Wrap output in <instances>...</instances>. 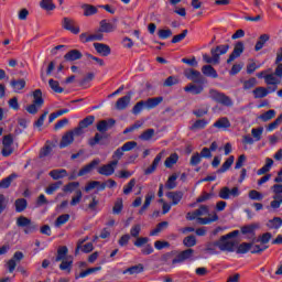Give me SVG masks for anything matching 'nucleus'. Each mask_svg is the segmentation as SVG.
<instances>
[{
	"label": "nucleus",
	"instance_id": "15",
	"mask_svg": "<svg viewBox=\"0 0 282 282\" xmlns=\"http://www.w3.org/2000/svg\"><path fill=\"white\" fill-rule=\"evenodd\" d=\"M130 104H131V93H129L128 95L119 98L117 100L115 107L118 111H124V109H127Z\"/></svg>",
	"mask_w": 282,
	"mask_h": 282
},
{
	"label": "nucleus",
	"instance_id": "5",
	"mask_svg": "<svg viewBox=\"0 0 282 282\" xmlns=\"http://www.w3.org/2000/svg\"><path fill=\"white\" fill-rule=\"evenodd\" d=\"M209 96L212 100H215V102H218L219 105H223L224 107H232L234 102L230 97H228L224 93H219L218 90H210Z\"/></svg>",
	"mask_w": 282,
	"mask_h": 282
},
{
	"label": "nucleus",
	"instance_id": "7",
	"mask_svg": "<svg viewBox=\"0 0 282 282\" xmlns=\"http://www.w3.org/2000/svg\"><path fill=\"white\" fill-rule=\"evenodd\" d=\"M117 166H118V160H112L108 164L100 166L97 170V173H99V175H105V177H111V175L116 173Z\"/></svg>",
	"mask_w": 282,
	"mask_h": 282
},
{
	"label": "nucleus",
	"instance_id": "48",
	"mask_svg": "<svg viewBox=\"0 0 282 282\" xmlns=\"http://www.w3.org/2000/svg\"><path fill=\"white\" fill-rule=\"evenodd\" d=\"M153 135H155V130L153 128H150L139 135V140H143V142H149V140H151Z\"/></svg>",
	"mask_w": 282,
	"mask_h": 282
},
{
	"label": "nucleus",
	"instance_id": "26",
	"mask_svg": "<svg viewBox=\"0 0 282 282\" xmlns=\"http://www.w3.org/2000/svg\"><path fill=\"white\" fill-rule=\"evenodd\" d=\"M26 82L23 78L12 79L10 86L12 87L15 94H19L22 89H25Z\"/></svg>",
	"mask_w": 282,
	"mask_h": 282
},
{
	"label": "nucleus",
	"instance_id": "46",
	"mask_svg": "<svg viewBox=\"0 0 282 282\" xmlns=\"http://www.w3.org/2000/svg\"><path fill=\"white\" fill-rule=\"evenodd\" d=\"M177 160H180V156L177 153H172L164 162V165L166 169H173L175 164H177Z\"/></svg>",
	"mask_w": 282,
	"mask_h": 282
},
{
	"label": "nucleus",
	"instance_id": "29",
	"mask_svg": "<svg viewBox=\"0 0 282 282\" xmlns=\"http://www.w3.org/2000/svg\"><path fill=\"white\" fill-rule=\"evenodd\" d=\"M144 272V264L139 263L137 265L129 267L122 271V274H142Z\"/></svg>",
	"mask_w": 282,
	"mask_h": 282
},
{
	"label": "nucleus",
	"instance_id": "14",
	"mask_svg": "<svg viewBox=\"0 0 282 282\" xmlns=\"http://www.w3.org/2000/svg\"><path fill=\"white\" fill-rule=\"evenodd\" d=\"M163 155H164V152H160L159 154H156L152 164L144 170V175H152V173H155V171L158 170V166L160 165V162H162Z\"/></svg>",
	"mask_w": 282,
	"mask_h": 282
},
{
	"label": "nucleus",
	"instance_id": "17",
	"mask_svg": "<svg viewBox=\"0 0 282 282\" xmlns=\"http://www.w3.org/2000/svg\"><path fill=\"white\" fill-rule=\"evenodd\" d=\"M98 164H100V159H94L90 163H88L87 165H85L84 167H82L79 170L78 176L83 177V176L87 175L88 173H91L93 169L98 166Z\"/></svg>",
	"mask_w": 282,
	"mask_h": 282
},
{
	"label": "nucleus",
	"instance_id": "56",
	"mask_svg": "<svg viewBox=\"0 0 282 282\" xmlns=\"http://www.w3.org/2000/svg\"><path fill=\"white\" fill-rule=\"evenodd\" d=\"M95 120H96V117L87 116L82 121H79V126L80 128L87 129V127H91V124H94Z\"/></svg>",
	"mask_w": 282,
	"mask_h": 282
},
{
	"label": "nucleus",
	"instance_id": "44",
	"mask_svg": "<svg viewBox=\"0 0 282 282\" xmlns=\"http://www.w3.org/2000/svg\"><path fill=\"white\" fill-rule=\"evenodd\" d=\"M273 164H274V161L270 158H267L265 164L260 170H258V175H265V173H269Z\"/></svg>",
	"mask_w": 282,
	"mask_h": 282
},
{
	"label": "nucleus",
	"instance_id": "38",
	"mask_svg": "<svg viewBox=\"0 0 282 282\" xmlns=\"http://www.w3.org/2000/svg\"><path fill=\"white\" fill-rule=\"evenodd\" d=\"M33 102L37 105V107L45 105V100L43 99V91L41 89H35L33 91Z\"/></svg>",
	"mask_w": 282,
	"mask_h": 282
},
{
	"label": "nucleus",
	"instance_id": "9",
	"mask_svg": "<svg viewBox=\"0 0 282 282\" xmlns=\"http://www.w3.org/2000/svg\"><path fill=\"white\" fill-rule=\"evenodd\" d=\"M62 28L72 32V34H80V26L76 25V20L72 18H64L62 21Z\"/></svg>",
	"mask_w": 282,
	"mask_h": 282
},
{
	"label": "nucleus",
	"instance_id": "10",
	"mask_svg": "<svg viewBox=\"0 0 282 282\" xmlns=\"http://www.w3.org/2000/svg\"><path fill=\"white\" fill-rule=\"evenodd\" d=\"M239 187H234L232 189H230V187L225 186L221 187L218 193V197H220V199H230V197H239Z\"/></svg>",
	"mask_w": 282,
	"mask_h": 282
},
{
	"label": "nucleus",
	"instance_id": "51",
	"mask_svg": "<svg viewBox=\"0 0 282 282\" xmlns=\"http://www.w3.org/2000/svg\"><path fill=\"white\" fill-rule=\"evenodd\" d=\"M48 85L51 89L55 91V94H63L65 91V89L61 87L58 80L50 79Z\"/></svg>",
	"mask_w": 282,
	"mask_h": 282
},
{
	"label": "nucleus",
	"instance_id": "40",
	"mask_svg": "<svg viewBox=\"0 0 282 282\" xmlns=\"http://www.w3.org/2000/svg\"><path fill=\"white\" fill-rule=\"evenodd\" d=\"M252 94H253V98L261 99V98H265L268 94H270V91H268V88L265 87H257L256 89H253Z\"/></svg>",
	"mask_w": 282,
	"mask_h": 282
},
{
	"label": "nucleus",
	"instance_id": "50",
	"mask_svg": "<svg viewBox=\"0 0 282 282\" xmlns=\"http://www.w3.org/2000/svg\"><path fill=\"white\" fill-rule=\"evenodd\" d=\"M165 188H167V191H173V188H177L176 174H173L167 178V182L165 183Z\"/></svg>",
	"mask_w": 282,
	"mask_h": 282
},
{
	"label": "nucleus",
	"instance_id": "30",
	"mask_svg": "<svg viewBox=\"0 0 282 282\" xmlns=\"http://www.w3.org/2000/svg\"><path fill=\"white\" fill-rule=\"evenodd\" d=\"M163 100V97L148 98L147 100H144L145 109H155V107H158Z\"/></svg>",
	"mask_w": 282,
	"mask_h": 282
},
{
	"label": "nucleus",
	"instance_id": "16",
	"mask_svg": "<svg viewBox=\"0 0 282 282\" xmlns=\"http://www.w3.org/2000/svg\"><path fill=\"white\" fill-rule=\"evenodd\" d=\"M184 91H186V94H193V96H199V94L204 91V85L189 83L184 87Z\"/></svg>",
	"mask_w": 282,
	"mask_h": 282
},
{
	"label": "nucleus",
	"instance_id": "24",
	"mask_svg": "<svg viewBox=\"0 0 282 282\" xmlns=\"http://www.w3.org/2000/svg\"><path fill=\"white\" fill-rule=\"evenodd\" d=\"M166 197L171 199L172 206H177V204H180V202H182V198L184 197V193L181 191L169 192L166 194Z\"/></svg>",
	"mask_w": 282,
	"mask_h": 282
},
{
	"label": "nucleus",
	"instance_id": "43",
	"mask_svg": "<svg viewBox=\"0 0 282 282\" xmlns=\"http://www.w3.org/2000/svg\"><path fill=\"white\" fill-rule=\"evenodd\" d=\"M183 245L187 250H192L191 248H194V246H197V238L193 235L187 236L183 239Z\"/></svg>",
	"mask_w": 282,
	"mask_h": 282
},
{
	"label": "nucleus",
	"instance_id": "32",
	"mask_svg": "<svg viewBox=\"0 0 282 282\" xmlns=\"http://www.w3.org/2000/svg\"><path fill=\"white\" fill-rule=\"evenodd\" d=\"M82 9L84 10V17H94V14H98V7L94 4H83Z\"/></svg>",
	"mask_w": 282,
	"mask_h": 282
},
{
	"label": "nucleus",
	"instance_id": "47",
	"mask_svg": "<svg viewBox=\"0 0 282 282\" xmlns=\"http://www.w3.org/2000/svg\"><path fill=\"white\" fill-rule=\"evenodd\" d=\"M100 270H102V267H94V268H89L85 271H82L79 273V275H76L75 279H85V276H89V274H94L96 272H100Z\"/></svg>",
	"mask_w": 282,
	"mask_h": 282
},
{
	"label": "nucleus",
	"instance_id": "53",
	"mask_svg": "<svg viewBox=\"0 0 282 282\" xmlns=\"http://www.w3.org/2000/svg\"><path fill=\"white\" fill-rule=\"evenodd\" d=\"M169 228V221H162V223H159L156 225V228L153 229L151 232H150V237H155V235H158L159 232H162V230Z\"/></svg>",
	"mask_w": 282,
	"mask_h": 282
},
{
	"label": "nucleus",
	"instance_id": "11",
	"mask_svg": "<svg viewBox=\"0 0 282 282\" xmlns=\"http://www.w3.org/2000/svg\"><path fill=\"white\" fill-rule=\"evenodd\" d=\"M116 30H118V24L116 23V20H113L112 22H108L107 20H101L99 22V32L109 34L111 32H116Z\"/></svg>",
	"mask_w": 282,
	"mask_h": 282
},
{
	"label": "nucleus",
	"instance_id": "41",
	"mask_svg": "<svg viewBox=\"0 0 282 282\" xmlns=\"http://www.w3.org/2000/svg\"><path fill=\"white\" fill-rule=\"evenodd\" d=\"M235 164V156L230 155L221 165L220 169L217 170V173H226Z\"/></svg>",
	"mask_w": 282,
	"mask_h": 282
},
{
	"label": "nucleus",
	"instance_id": "20",
	"mask_svg": "<svg viewBox=\"0 0 282 282\" xmlns=\"http://www.w3.org/2000/svg\"><path fill=\"white\" fill-rule=\"evenodd\" d=\"M83 58V53L78 50H70L64 55V59L68 63H74V61H80Z\"/></svg>",
	"mask_w": 282,
	"mask_h": 282
},
{
	"label": "nucleus",
	"instance_id": "36",
	"mask_svg": "<svg viewBox=\"0 0 282 282\" xmlns=\"http://www.w3.org/2000/svg\"><path fill=\"white\" fill-rule=\"evenodd\" d=\"M40 8L46 12H52L53 10H56V4H54V0H41Z\"/></svg>",
	"mask_w": 282,
	"mask_h": 282
},
{
	"label": "nucleus",
	"instance_id": "1",
	"mask_svg": "<svg viewBox=\"0 0 282 282\" xmlns=\"http://www.w3.org/2000/svg\"><path fill=\"white\" fill-rule=\"evenodd\" d=\"M195 254L194 249H185L177 253V251H170L164 253L161 257V261L169 265L172 261V265L175 267L180 263H184V261H188Z\"/></svg>",
	"mask_w": 282,
	"mask_h": 282
},
{
	"label": "nucleus",
	"instance_id": "37",
	"mask_svg": "<svg viewBox=\"0 0 282 282\" xmlns=\"http://www.w3.org/2000/svg\"><path fill=\"white\" fill-rule=\"evenodd\" d=\"M15 213H23L28 208V199L18 198L14 202Z\"/></svg>",
	"mask_w": 282,
	"mask_h": 282
},
{
	"label": "nucleus",
	"instance_id": "23",
	"mask_svg": "<svg viewBox=\"0 0 282 282\" xmlns=\"http://www.w3.org/2000/svg\"><path fill=\"white\" fill-rule=\"evenodd\" d=\"M153 199H155V194H153V192H149L145 195V200L139 210V215H143L147 213V210H149V206H151V202H153Z\"/></svg>",
	"mask_w": 282,
	"mask_h": 282
},
{
	"label": "nucleus",
	"instance_id": "27",
	"mask_svg": "<svg viewBox=\"0 0 282 282\" xmlns=\"http://www.w3.org/2000/svg\"><path fill=\"white\" fill-rule=\"evenodd\" d=\"M202 73L208 78H219V74H217V70L212 65H204L202 67Z\"/></svg>",
	"mask_w": 282,
	"mask_h": 282
},
{
	"label": "nucleus",
	"instance_id": "63",
	"mask_svg": "<svg viewBox=\"0 0 282 282\" xmlns=\"http://www.w3.org/2000/svg\"><path fill=\"white\" fill-rule=\"evenodd\" d=\"M257 86V78L251 77L248 80L243 82V89L248 90V89H252Z\"/></svg>",
	"mask_w": 282,
	"mask_h": 282
},
{
	"label": "nucleus",
	"instance_id": "12",
	"mask_svg": "<svg viewBox=\"0 0 282 282\" xmlns=\"http://www.w3.org/2000/svg\"><path fill=\"white\" fill-rule=\"evenodd\" d=\"M243 42H237L232 53L229 55L227 63L228 65H230V63H232V61H235L236 58H239V56H241V54H243Z\"/></svg>",
	"mask_w": 282,
	"mask_h": 282
},
{
	"label": "nucleus",
	"instance_id": "59",
	"mask_svg": "<svg viewBox=\"0 0 282 282\" xmlns=\"http://www.w3.org/2000/svg\"><path fill=\"white\" fill-rule=\"evenodd\" d=\"M270 239H272V234L264 232L258 237L257 243H262V246H265V243H270Z\"/></svg>",
	"mask_w": 282,
	"mask_h": 282
},
{
	"label": "nucleus",
	"instance_id": "35",
	"mask_svg": "<svg viewBox=\"0 0 282 282\" xmlns=\"http://www.w3.org/2000/svg\"><path fill=\"white\" fill-rule=\"evenodd\" d=\"M48 175L52 177V180H63V177H67V170H53L48 173Z\"/></svg>",
	"mask_w": 282,
	"mask_h": 282
},
{
	"label": "nucleus",
	"instance_id": "52",
	"mask_svg": "<svg viewBox=\"0 0 282 282\" xmlns=\"http://www.w3.org/2000/svg\"><path fill=\"white\" fill-rule=\"evenodd\" d=\"M63 184V181H57L55 183H52L48 185V188L45 189V193L47 195H54L58 188H61V185Z\"/></svg>",
	"mask_w": 282,
	"mask_h": 282
},
{
	"label": "nucleus",
	"instance_id": "39",
	"mask_svg": "<svg viewBox=\"0 0 282 282\" xmlns=\"http://www.w3.org/2000/svg\"><path fill=\"white\" fill-rule=\"evenodd\" d=\"M252 250V242H242L238 246L236 252L237 254H248Z\"/></svg>",
	"mask_w": 282,
	"mask_h": 282
},
{
	"label": "nucleus",
	"instance_id": "57",
	"mask_svg": "<svg viewBox=\"0 0 282 282\" xmlns=\"http://www.w3.org/2000/svg\"><path fill=\"white\" fill-rule=\"evenodd\" d=\"M80 186L79 182H70L63 187L64 193H74Z\"/></svg>",
	"mask_w": 282,
	"mask_h": 282
},
{
	"label": "nucleus",
	"instance_id": "22",
	"mask_svg": "<svg viewBox=\"0 0 282 282\" xmlns=\"http://www.w3.org/2000/svg\"><path fill=\"white\" fill-rule=\"evenodd\" d=\"M68 252H69V249H67V246L58 247L57 254L55 258L52 259V261H54L55 263H58L61 261H64L65 259H68L67 258Z\"/></svg>",
	"mask_w": 282,
	"mask_h": 282
},
{
	"label": "nucleus",
	"instance_id": "34",
	"mask_svg": "<svg viewBox=\"0 0 282 282\" xmlns=\"http://www.w3.org/2000/svg\"><path fill=\"white\" fill-rule=\"evenodd\" d=\"M61 262L62 263L59 264V270L69 274V272H72V265H74V260L66 258L65 260H61Z\"/></svg>",
	"mask_w": 282,
	"mask_h": 282
},
{
	"label": "nucleus",
	"instance_id": "8",
	"mask_svg": "<svg viewBox=\"0 0 282 282\" xmlns=\"http://www.w3.org/2000/svg\"><path fill=\"white\" fill-rule=\"evenodd\" d=\"M213 246L219 248L221 252H235V242L224 239V236H221L218 241L213 242Z\"/></svg>",
	"mask_w": 282,
	"mask_h": 282
},
{
	"label": "nucleus",
	"instance_id": "18",
	"mask_svg": "<svg viewBox=\"0 0 282 282\" xmlns=\"http://www.w3.org/2000/svg\"><path fill=\"white\" fill-rule=\"evenodd\" d=\"M113 124H116V120L113 119L101 120L97 123V131H99V133H107Z\"/></svg>",
	"mask_w": 282,
	"mask_h": 282
},
{
	"label": "nucleus",
	"instance_id": "61",
	"mask_svg": "<svg viewBox=\"0 0 282 282\" xmlns=\"http://www.w3.org/2000/svg\"><path fill=\"white\" fill-rule=\"evenodd\" d=\"M105 137L100 133H95V137L94 138H90L88 140V144L89 147H96V144H100V141L104 139Z\"/></svg>",
	"mask_w": 282,
	"mask_h": 282
},
{
	"label": "nucleus",
	"instance_id": "64",
	"mask_svg": "<svg viewBox=\"0 0 282 282\" xmlns=\"http://www.w3.org/2000/svg\"><path fill=\"white\" fill-rule=\"evenodd\" d=\"M200 163H202V155L199 154V152L194 153L189 160L191 166H197V164H200Z\"/></svg>",
	"mask_w": 282,
	"mask_h": 282
},
{
	"label": "nucleus",
	"instance_id": "13",
	"mask_svg": "<svg viewBox=\"0 0 282 282\" xmlns=\"http://www.w3.org/2000/svg\"><path fill=\"white\" fill-rule=\"evenodd\" d=\"M264 83L265 85H273L271 91H276V89H279V85H281V78L276 77L274 73L267 74L264 76Z\"/></svg>",
	"mask_w": 282,
	"mask_h": 282
},
{
	"label": "nucleus",
	"instance_id": "45",
	"mask_svg": "<svg viewBox=\"0 0 282 282\" xmlns=\"http://www.w3.org/2000/svg\"><path fill=\"white\" fill-rule=\"evenodd\" d=\"M218 220H219V216L217 214H213L212 217H207V218L198 217L197 224H199L200 226H207V224H213V221H218Z\"/></svg>",
	"mask_w": 282,
	"mask_h": 282
},
{
	"label": "nucleus",
	"instance_id": "2",
	"mask_svg": "<svg viewBox=\"0 0 282 282\" xmlns=\"http://www.w3.org/2000/svg\"><path fill=\"white\" fill-rule=\"evenodd\" d=\"M230 50V45L223 44L218 45L210 50L212 57L208 54L203 55V61L205 63H214L215 65H219L220 56H224V54H228V51Z\"/></svg>",
	"mask_w": 282,
	"mask_h": 282
},
{
	"label": "nucleus",
	"instance_id": "19",
	"mask_svg": "<svg viewBox=\"0 0 282 282\" xmlns=\"http://www.w3.org/2000/svg\"><path fill=\"white\" fill-rule=\"evenodd\" d=\"M213 127H215V129H219L220 131H227V129H230L231 123L228 117H221L215 121Z\"/></svg>",
	"mask_w": 282,
	"mask_h": 282
},
{
	"label": "nucleus",
	"instance_id": "54",
	"mask_svg": "<svg viewBox=\"0 0 282 282\" xmlns=\"http://www.w3.org/2000/svg\"><path fill=\"white\" fill-rule=\"evenodd\" d=\"M144 109H147V105H145L144 100H141V101L137 102V104L133 106V108H132V113H133L134 116H138V115L142 113V111H143Z\"/></svg>",
	"mask_w": 282,
	"mask_h": 282
},
{
	"label": "nucleus",
	"instance_id": "31",
	"mask_svg": "<svg viewBox=\"0 0 282 282\" xmlns=\"http://www.w3.org/2000/svg\"><path fill=\"white\" fill-rule=\"evenodd\" d=\"M268 41H270V35L269 34L260 35L257 43H256L254 51L256 52H261V50H263V47L265 46V43H268Z\"/></svg>",
	"mask_w": 282,
	"mask_h": 282
},
{
	"label": "nucleus",
	"instance_id": "28",
	"mask_svg": "<svg viewBox=\"0 0 282 282\" xmlns=\"http://www.w3.org/2000/svg\"><path fill=\"white\" fill-rule=\"evenodd\" d=\"M205 127H208V120L198 119L192 126H189V131H193L195 133L196 131H202V129H204Z\"/></svg>",
	"mask_w": 282,
	"mask_h": 282
},
{
	"label": "nucleus",
	"instance_id": "33",
	"mask_svg": "<svg viewBox=\"0 0 282 282\" xmlns=\"http://www.w3.org/2000/svg\"><path fill=\"white\" fill-rule=\"evenodd\" d=\"M282 226V218L281 217H273L267 223V228L270 230H279Z\"/></svg>",
	"mask_w": 282,
	"mask_h": 282
},
{
	"label": "nucleus",
	"instance_id": "3",
	"mask_svg": "<svg viewBox=\"0 0 282 282\" xmlns=\"http://www.w3.org/2000/svg\"><path fill=\"white\" fill-rule=\"evenodd\" d=\"M17 226L18 228H24L25 235H32V232H36V230H39V225L32 223V219L25 216H20L17 219Z\"/></svg>",
	"mask_w": 282,
	"mask_h": 282
},
{
	"label": "nucleus",
	"instance_id": "49",
	"mask_svg": "<svg viewBox=\"0 0 282 282\" xmlns=\"http://www.w3.org/2000/svg\"><path fill=\"white\" fill-rule=\"evenodd\" d=\"M17 174H10L6 178L0 181V188H10L13 180H15Z\"/></svg>",
	"mask_w": 282,
	"mask_h": 282
},
{
	"label": "nucleus",
	"instance_id": "58",
	"mask_svg": "<svg viewBox=\"0 0 282 282\" xmlns=\"http://www.w3.org/2000/svg\"><path fill=\"white\" fill-rule=\"evenodd\" d=\"M251 135L256 142H259L263 135V127L252 128Z\"/></svg>",
	"mask_w": 282,
	"mask_h": 282
},
{
	"label": "nucleus",
	"instance_id": "42",
	"mask_svg": "<svg viewBox=\"0 0 282 282\" xmlns=\"http://www.w3.org/2000/svg\"><path fill=\"white\" fill-rule=\"evenodd\" d=\"M275 116H276V110L270 109V110L265 111L264 113L260 115L258 118L262 122H270V120H272Z\"/></svg>",
	"mask_w": 282,
	"mask_h": 282
},
{
	"label": "nucleus",
	"instance_id": "4",
	"mask_svg": "<svg viewBox=\"0 0 282 282\" xmlns=\"http://www.w3.org/2000/svg\"><path fill=\"white\" fill-rule=\"evenodd\" d=\"M183 74L187 80H192L195 85H206V77L197 69L187 68Z\"/></svg>",
	"mask_w": 282,
	"mask_h": 282
},
{
	"label": "nucleus",
	"instance_id": "55",
	"mask_svg": "<svg viewBox=\"0 0 282 282\" xmlns=\"http://www.w3.org/2000/svg\"><path fill=\"white\" fill-rule=\"evenodd\" d=\"M68 221H69V214H63L56 218L55 226L56 228H61V226H65V224Z\"/></svg>",
	"mask_w": 282,
	"mask_h": 282
},
{
	"label": "nucleus",
	"instance_id": "60",
	"mask_svg": "<svg viewBox=\"0 0 282 282\" xmlns=\"http://www.w3.org/2000/svg\"><path fill=\"white\" fill-rule=\"evenodd\" d=\"M249 198H251L253 202H262L263 200V194H261L259 191L251 189L249 192Z\"/></svg>",
	"mask_w": 282,
	"mask_h": 282
},
{
	"label": "nucleus",
	"instance_id": "21",
	"mask_svg": "<svg viewBox=\"0 0 282 282\" xmlns=\"http://www.w3.org/2000/svg\"><path fill=\"white\" fill-rule=\"evenodd\" d=\"M94 47L100 56H109L111 54V47L104 43H94Z\"/></svg>",
	"mask_w": 282,
	"mask_h": 282
},
{
	"label": "nucleus",
	"instance_id": "6",
	"mask_svg": "<svg viewBox=\"0 0 282 282\" xmlns=\"http://www.w3.org/2000/svg\"><path fill=\"white\" fill-rule=\"evenodd\" d=\"M2 144L3 149L1 153L3 158H10V155L14 153V149L12 148V144H14V138L12 134L4 135L2 139Z\"/></svg>",
	"mask_w": 282,
	"mask_h": 282
},
{
	"label": "nucleus",
	"instance_id": "62",
	"mask_svg": "<svg viewBox=\"0 0 282 282\" xmlns=\"http://www.w3.org/2000/svg\"><path fill=\"white\" fill-rule=\"evenodd\" d=\"M135 186V178H131L127 185L123 186V195H131L133 187Z\"/></svg>",
	"mask_w": 282,
	"mask_h": 282
},
{
	"label": "nucleus",
	"instance_id": "25",
	"mask_svg": "<svg viewBox=\"0 0 282 282\" xmlns=\"http://www.w3.org/2000/svg\"><path fill=\"white\" fill-rule=\"evenodd\" d=\"M73 143H74V132L68 131L62 137V140L59 142V149H65Z\"/></svg>",
	"mask_w": 282,
	"mask_h": 282
}]
</instances>
